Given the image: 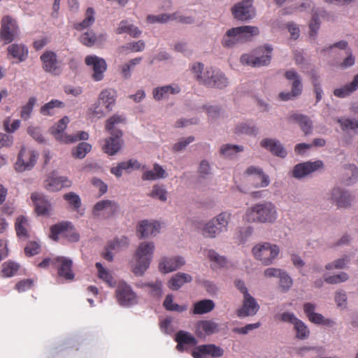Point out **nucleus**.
<instances>
[{"label":"nucleus","mask_w":358,"mask_h":358,"mask_svg":"<svg viewBox=\"0 0 358 358\" xmlns=\"http://www.w3.org/2000/svg\"><path fill=\"white\" fill-rule=\"evenodd\" d=\"M294 329L296 332V337L299 339H305L309 336V330L307 326L300 320H298L294 324Z\"/></svg>","instance_id":"nucleus-57"},{"label":"nucleus","mask_w":358,"mask_h":358,"mask_svg":"<svg viewBox=\"0 0 358 358\" xmlns=\"http://www.w3.org/2000/svg\"><path fill=\"white\" fill-rule=\"evenodd\" d=\"M37 99L35 96L29 98L27 103L22 107L20 117L24 120H27L31 117L34 107L36 103Z\"/></svg>","instance_id":"nucleus-48"},{"label":"nucleus","mask_w":358,"mask_h":358,"mask_svg":"<svg viewBox=\"0 0 358 358\" xmlns=\"http://www.w3.org/2000/svg\"><path fill=\"white\" fill-rule=\"evenodd\" d=\"M117 301L122 306H131L138 302V296L131 287L124 282L117 284L115 289Z\"/></svg>","instance_id":"nucleus-11"},{"label":"nucleus","mask_w":358,"mask_h":358,"mask_svg":"<svg viewBox=\"0 0 358 358\" xmlns=\"http://www.w3.org/2000/svg\"><path fill=\"white\" fill-rule=\"evenodd\" d=\"M358 90V73L356 74L352 80L334 90V95L340 99H344L350 96Z\"/></svg>","instance_id":"nucleus-27"},{"label":"nucleus","mask_w":358,"mask_h":358,"mask_svg":"<svg viewBox=\"0 0 358 358\" xmlns=\"http://www.w3.org/2000/svg\"><path fill=\"white\" fill-rule=\"evenodd\" d=\"M243 151V147L241 145L224 144L220 148V154L225 158L232 159L236 155Z\"/></svg>","instance_id":"nucleus-44"},{"label":"nucleus","mask_w":358,"mask_h":358,"mask_svg":"<svg viewBox=\"0 0 358 358\" xmlns=\"http://www.w3.org/2000/svg\"><path fill=\"white\" fill-rule=\"evenodd\" d=\"M231 13L235 19L238 21L247 22L255 16V9L253 0H243L236 3L231 8Z\"/></svg>","instance_id":"nucleus-8"},{"label":"nucleus","mask_w":358,"mask_h":358,"mask_svg":"<svg viewBox=\"0 0 358 358\" xmlns=\"http://www.w3.org/2000/svg\"><path fill=\"white\" fill-rule=\"evenodd\" d=\"M215 308V303L210 299L201 300L194 304L192 313L194 315H203L210 313Z\"/></svg>","instance_id":"nucleus-40"},{"label":"nucleus","mask_w":358,"mask_h":358,"mask_svg":"<svg viewBox=\"0 0 358 358\" xmlns=\"http://www.w3.org/2000/svg\"><path fill=\"white\" fill-rule=\"evenodd\" d=\"M19 265L13 262H4L2 265V274L4 277H12L19 270Z\"/></svg>","instance_id":"nucleus-55"},{"label":"nucleus","mask_w":358,"mask_h":358,"mask_svg":"<svg viewBox=\"0 0 358 358\" xmlns=\"http://www.w3.org/2000/svg\"><path fill=\"white\" fill-rule=\"evenodd\" d=\"M91 149L92 145L90 143L82 142L73 150L72 155L76 158L83 159Z\"/></svg>","instance_id":"nucleus-52"},{"label":"nucleus","mask_w":358,"mask_h":358,"mask_svg":"<svg viewBox=\"0 0 358 358\" xmlns=\"http://www.w3.org/2000/svg\"><path fill=\"white\" fill-rule=\"evenodd\" d=\"M185 264L183 257L180 256L173 257H163L159 263V269L161 272L167 273L176 271Z\"/></svg>","instance_id":"nucleus-24"},{"label":"nucleus","mask_w":358,"mask_h":358,"mask_svg":"<svg viewBox=\"0 0 358 358\" xmlns=\"http://www.w3.org/2000/svg\"><path fill=\"white\" fill-rule=\"evenodd\" d=\"M52 266L57 270L59 277L69 281L74 280L75 274L72 269L73 261L71 259L62 256L57 257L52 262Z\"/></svg>","instance_id":"nucleus-13"},{"label":"nucleus","mask_w":358,"mask_h":358,"mask_svg":"<svg viewBox=\"0 0 358 358\" xmlns=\"http://www.w3.org/2000/svg\"><path fill=\"white\" fill-rule=\"evenodd\" d=\"M69 122V118L67 116L62 117L57 124V125L52 128L51 132L57 140L64 143H75L76 140V137L70 138L67 134L64 133V131Z\"/></svg>","instance_id":"nucleus-21"},{"label":"nucleus","mask_w":358,"mask_h":358,"mask_svg":"<svg viewBox=\"0 0 358 358\" xmlns=\"http://www.w3.org/2000/svg\"><path fill=\"white\" fill-rule=\"evenodd\" d=\"M324 164L321 160L306 162L296 164L292 170V176L296 179H301L312 173L322 169Z\"/></svg>","instance_id":"nucleus-16"},{"label":"nucleus","mask_w":358,"mask_h":358,"mask_svg":"<svg viewBox=\"0 0 358 358\" xmlns=\"http://www.w3.org/2000/svg\"><path fill=\"white\" fill-rule=\"evenodd\" d=\"M50 237L54 241L66 238L69 241L76 242L79 239V234L73 225H52Z\"/></svg>","instance_id":"nucleus-12"},{"label":"nucleus","mask_w":358,"mask_h":358,"mask_svg":"<svg viewBox=\"0 0 358 358\" xmlns=\"http://www.w3.org/2000/svg\"><path fill=\"white\" fill-rule=\"evenodd\" d=\"M146 20L150 24L166 23L171 20V14L162 13L157 15H149L147 16Z\"/></svg>","instance_id":"nucleus-62"},{"label":"nucleus","mask_w":358,"mask_h":358,"mask_svg":"<svg viewBox=\"0 0 358 358\" xmlns=\"http://www.w3.org/2000/svg\"><path fill=\"white\" fill-rule=\"evenodd\" d=\"M31 199L33 201L35 210L39 215H48L52 210L51 203L42 194L34 192L31 195Z\"/></svg>","instance_id":"nucleus-22"},{"label":"nucleus","mask_w":358,"mask_h":358,"mask_svg":"<svg viewBox=\"0 0 358 358\" xmlns=\"http://www.w3.org/2000/svg\"><path fill=\"white\" fill-rule=\"evenodd\" d=\"M96 267L98 270V275L99 278L106 282L108 285L113 286L114 280L112 275L108 271L105 269L102 264L99 262L96 263Z\"/></svg>","instance_id":"nucleus-54"},{"label":"nucleus","mask_w":358,"mask_h":358,"mask_svg":"<svg viewBox=\"0 0 358 358\" xmlns=\"http://www.w3.org/2000/svg\"><path fill=\"white\" fill-rule=\"evenodd\" d=\"M79 40L82 44L87 47H92L97 41L96 35L92 30L87 31L81 34Z\"/></svg>","instance_id":"nucleus-53"},{"label":"nucleus","mask_w":358,"mask_h":358,"mask_svg":"<svg viewBox=\"0 0 358 358\" xmlns=\"http://www.w3.org/2000/svg\"><path fill=\"white\" fill-rule=\"evenodd\" d=\"M203 67V64L199 62L193 64L192 67L196 80L201 84L217 90H224L229 85V79L222 71L213 67L204 69Z\"/></svg>","instance_id":"nucleus-1"},{"label":"nucleus","mask_w":358,"mask_h":358,"mask_svg":"<svg viewBox=\"0 0 358 358\" xmlns=\"http://www.w3.org/2000/svg\"><path fill=\"white\" fill-rule=\"evenodd\" d=\"M272 48L270 45L261 47L256 55H243L241 57L243 64L260 67L268 65L271 59Z\"/></svg>","instance_id":"nucleus-4"},{"label":"nucleus","mask_w":358,"mask_h":358,"mask_svg":"<svg viewBox=\"0 0 358 358\" xmlns=\"http://www.w3.org/2000/svg\"><path fill=\"white\" fill-rule=\"evenodd\" d=\"M117 34L127 33L134 38H137L141 34V31L127 20H122L116 29Z\"/></svg>","instance_id":"nucleus-39"},{"label":"nucleus","mask_w":358,"mask_h":358,"mask_svg":"<svg viewBox=\"0 0 358 358\" xmlns=\"http://www.w3.org/2000/svg\"><path fill=\"white\" fill-rule=\"evenodd\" d=\"M120 210V206L117 202L112 200H101L94 206L93 213L95 215L103 217H110Z\"/></svg>","instance_id":"nucleus-17"},{"label":"nucleus","mask_w":358,"mask_h":358,"mask_svg":"<svg viewBox=\"0 0 358 358\" xmlns=\"http://www.w3.org/2000/svg\"><path fill=\"white\" fill-rule=\"evenodd\" d=\"M202 108L206 110L208 117L211 120H216L220 116L221 108L219 106L204 105Z\"/></svg>","instance_id":"nucleus-64"},{"label":"nucleus","mask_w":358,"mask_h":358,"mask_svg":"<svg viewBox=\"0 0 358 358\" xmlns=\"http://www.w3.org/2000/svg\"><path fill=\"white\" fill-rule=\"evenodd\" d=\"M327 199L334 203L338 208H346L352 205L354 196L348 190L336 186L329 192Z\"/></svg>","instance_id":"nucleus-10"},{"label":"nucleus","mask_w":358,"mask_h":358,"mask_svg":"<svg viewBox=\"0 0 358 358\" xmlns=\"http://www.w3.org/2000/svg\"><path fill=\"white\" fill-rule=\"evenodd\" d=\"M208 257L210 262H213L214 265L217 267H224L227 264V259L225 257L220 256L214 250H209L208 252Z\"/></svg>","instance_id":"nucleus-61"},{"label":"nucleus","mask_w":358,"mask_h":358,"mask_svg":"<svg viewBox=\"0 0 358 358\" xmlns=\"http://www.w3.org/2000/svg\"><path fill=\"white\" fill-rule=\"evenodd\" d=\"M287 80L292 81L291 92H282L279 94V98L282 101H289L301 94L303 84L301 76L294 70L290 69L285 73Z\"/></svg>","instance_id":"nucleus-5"},{"label":"nucleus","mask_w":358,"mask_h":358,"mask_svg":"<svg viewBox=\"0 0 358 358\" xmlns=\"http://www.w3.org/2000/svg\"><path fill=\"white\" fill-rule=\"evenodd\" d=\"M219 331V325L213 320H200L195 327V334L199 338H204Z\"/></svg>","instance_id":"nucleus-26"},{"label":"nucleus","mask_w":358,"mask_h":358,"mask_svg":"<svg viewBox=\"0 0 358 358\" xmlns=\"http://www.w3.org/2000/svg\"><path fill=\"white\" fill-rule=\"evenodd\" d=\"M260 145L263 148L279 157L285 158L287 156L286 150L281 143L275 138H264L261 141Z\"/></svg>","instance_id":"nucleus-25"},{"label":"nucleus","mask_w":358,"mask_h":358,"mask_svg":"<svg viewBox=\"0 0 358 358\" xmlns=\"http://www.w3.org/2000/svg\"><path fill=\"white\" fill-rule=\"evenodd\" d=\"M17 236L22 241H26L33 236V232L28 225H15Z\"/></svg>","instance_id":"nucleus-58"},{"label":"nucleus","mask_w":358,"mask_h":358,"mask_svg":"<svg viewBox=\"0 0 358 358\" xmlns=\"http://www.w3.org/2000/svg\"><path fill=\"white\" fill-rule=\"evenodd\" d=\"M72 182L65 176H57L55 174L48 176L44 180L43 186L49 192H58L62 188L70 187Z\"/></svg>","instance_id":"nucleus-18"},{"label":"nucleus","mask_w":358,"mask_h":358,"mask_svg":"<svg viewBox=\"0 0 358 358\" xmlns=\"http://www.w3.org/2000/svg\"><path fill=\"white\" fill-rule=\"evenodd\" d=\"M64 106L65 104L63 101L58 99H52L41 107L40 113L44 116H52L56 113L57 109L62 108Z\"/></svg>","instance_id":"nucleus-38"},{"label":"nucleus","mask_w":358,"mask_h":358,"mask_svg":"<svg viewBox=\"0 0 358 358\" xmlns=\"http://www.w3.org/2000/svg\"><path fill=\"white\" fill-rule=\"evenodd\" d=\"M43 69L48 73L59 75L61 72V62L57 54L51 50L44 52L40 57Z\"/></svg>","instance_id":"nucleus-15"},{"label":"nucleus","mask_w":358,"mask_h":358,"mask_svg":"<svg viewBox=\"0 0 358 358\" xmlns=\"http://www.w3.org/2000/svg\"><path fill=\"white\" fill-rule=\"evenodd\" d=\"M245 173L248 176H253V178L255 176L261 178L262 181L255 184L256 188L266 187L271 182L269 176L264 173L263 169L260 167L250 166L245 170Z\"/></svg>","instance_id":"nucleus-30"},{"label":"nucleus","mask_w":358,"mask_h":358,"mask_svg":"<svg viewBox=\"0 0 358 358\" xmlns=\"http://www.w3.org/2000/svg\"><path fill=\"white\" fill-rule=\"evenodd\" d=\"M308 320L310 322L316 324H322L329 327H332L334 324L333 320L326 319L322 315L317 313H315Z\"/></svg>","instance_id":"nucleus-63"},{"label":"nucleus","mask_w":358,"mask_h":358,"mask_svg":"<svg viewBox=\"0 0 358 358\" xmlns=\"http://www.w3.org/2000/svg\"><path fill=\"white\" fill-rule=\"evenodd\" d=\"M166 194L167 192L164 187L155 185L153 186L152 190L149 195L154 199H158L162 201H166L167 199Z\"/></svg>","instance_id":"nucleus-60"},{"label":"nucleus","mask_w":358,"mask_h":358,"mask_svg":"<svg viewBox=\"0 0 358 358\" xmlns=\"http://www.w3.org/2000/svg\"><path fill=\"white\" fill-rule=\"evenodd\" d=\"M85 63L93 69L92 78L96 81H100L103 78V73L106 71L107 65L103 58L96 55H88L85 57Z\"/></svg>","instance_id":"nucleus-19"},{"label":"nucleus","mask_w":358,"mask_h":358,"mask_svg":"<svg viewBox=\"0 0 358 358\" xmlns=\"http://www.w3.org/2000/svg\"><path fill=\"white\" fill-rule=\"evenodd\" d=\"M116 96L117 93L115 90L113 89H105L99 94V101H101L102 103L105 105L108 111H110L115 103Z\"/></svg>","instance_id":"nucleus-34"},{"label":"nucleus","mask_w":358,"mask_h":358,"mask_svg":"<svg viewBox=\"0 0 358 358\" xmlns=\"http://www.w3.org/2000/svg\"><path fill=\"white\" fill-rule=\"evenodd\" d=\"M64 199L74 210H78L81 206V199L78 194L71 192L64 195Z\"/></svg>","instance_id":"nucleus-50"},{"label":"nucleus","mask_w":358,"mask_h":358,"mask_svg":"<svg viewBox=\"0 0 358 358\" xmlns=\"http://www.w3.org/2000/svg\"><path fill=\"white\" fill-rule=\"evenodd\" d=\"M358 180V167L354 164H345L342 167L341 183L345 186H350Z\"/></svg>","instance_id":"nucleus-23"},{"label":"nucleus","mask_w":358,"mask_h":358,"mask_svg":"<svg viewBox=\"0 0 358 358\" xmlns=\"http://www.w3.org/2000/svg\"><path fill=\"white\" fill-rule=\"evenodd\" d=\"M95 22V12L94 10L90 7L85 12V16L83 20L80 22H76L73 24V27L78 31H82L91 27Z\"/></svg>","instance_id":"nucleus-36"},{"label":"nucleus","mask_w":358,"mask_h":358,"mask_svg":"<svg viewBox=\"0 0 358 358\" xmlns=\"http://www.w3.org/2000/svg\"><path fill=\"white\" fill-rule=\"evenodd\" d=\"M258 310L259 305L255 299L250 294H247L244 296L243 308L238 311V315L239 317L254 315Z\"/></svg>","instance_id":"nucleus-28"},{"label":"nucleus","mask_w":358,"mask_h":358,"mask_svg":"<svg viewBox=\"0 0 358 358\" xmlns=\"http://www.w3.org/2000/svg\"><path fill=\"white\" fill-rule=\"evenodd\" d=\"M277 218L275 206L268 201L259 203L248 208L244 220L247 222L272 223Z\"/></svg>","instance_id":"nucleus-2"},{"label":"nucleus","mask_w":358,"mask_h":358,"mask_svg":"<svg viewBox=\"0 0 358 358\" xmlns=\"http://www.w3.org/2000/svg\"><path fill=\"white\" fill-rule=\"evenodd\" d=\"M223 350L214 344L201 345L196 347L192 352L194 358H206L210 356L213 358L220 357L223 355Z\"/></svg>","instance_id":"nucleus-20"},{"label":"nucleus","mask_w":358,"mask_h":358,"mask_svg":"<svg viewBox=\"0 0 358 358\" xmlns=\"http://www.w3.org/2000/svg\"><path fill=\"white\" fill-rule=\"evenodd\" d=\"M235 131L237 134H245L251 136H256L258 134V129L253 124L242 122L236 126Z\"/></svg>","instance_id":"nucleus-47"},{"label":"nucleus","mask_w":358,"mask_h":358,"mask_svg":"<svg viewBox=\"0 0 358 358\" xmlns=\"http://www.w3.org/2000/svg\"><path fill=\"white\" fill-rule=\"evenodd\" d=\"M238 222L236 214L230 211H224L215 217L210 224H229Z\"/></svg>","instance_id":"nucleus-45"},{"label":"nucleus","mask_w":358,"mask_h":358,"mask_svg":"<svg viewBox=\"0 0 358 358\" xmlns=\"http://www.w3.org/2000/svg\"><path fill=\"white\" fill-rule=\"evenodd\" d=\"M145 42L140 40L136 42L129 43L126 45H122L119 48L118 50L120 52H123L124 50H129L131 52H137L143 51L145 49Z\"/></svg>","instance_id":"nucleus-56"},{"label":"nucleus","mask_w":358,"mask_h":358,"mask_svg":"<svg viewBox=\"0 0 358 358\" xmlns=\"http://www.w3.org/2000/svg\"><path fill=\"white\" fill-rule=\"evenodd\" d=\"M192 280V277L185 273H177L171 277L168 282V286L171 289L178 290L185 283L190 282Z\"/></svg>","instance_id":"nucleus-35"},{"label":"nucleus","mask_w":358,"mask_h":358,"mask_svg":"<svg viewBox=\"0 0 358 358\" xmlns=\"http://www.w3.org/2000/svg\"><path fill=\"white\" fill-rule=\"evenodd\" d=\"M161 225H138L137 235L139 238H148L155 236L160 229Z\"/></svg>","instance_id":"nucleus-41"},{"label":"nucleus","mask_w":358,"mask_h":358,"mask_svg":"<svg viewBox=\"0 0 358 358\" xmlns=\"http://www.w3.org/2000/svg\"><path fill=\"white\" fill-rule=\"evenodd\" d=\"M155 245L153 243H142L136 249L135 257L136 264L133 272L138 275H142L148 268L152 258Z\"/></svg>","instance_id":"nucleus-3"},{"label":"nucleus","mask_w":358,"mask_h":358,"mask_svg":"<svg viewBox=\"0 0 358 358\" xmlns=\"http://www.w3.org/2000/svg\"><path fill=\"white\" fill-rule=\"evenodd\" d=\"M109 133L110 136L105 139L102 149L105 153L109 155H115L121 150L124 143L122 131L115 130Z\"/></svg>","instance_id":"nucleus-14"},{"label":"nucleus","mask_w":358,"mask_h":358,"mask_svg":"<svg viewBox=\"0 0 358 358\" xmlns=\"http://www.w3.org/2000/svg\"><path fill=\"white\" fill-rule=\"evenodd\" d=\"M29 50L23 43H13L8 47V54L17 60V62L25 61L28 57Z\"/></svg>","instance_id":"nucleus-29"},{"label":"nucleus","mask_w":358,"mask_h":358,"mask_svg":"<svg viewBox=\"0 0 358 358\" xmlns=\"http://www.w3.org/2000/svg\"><path fill=\"white\" fill-rule=\"evenodd\" d=\"M279 248L276 245H271L264 243L262 245H257L252 249V253L255 258L262 262L264 265L272 264L273 261L278 255Z\"/></svg>","instance_id":"nucleus-6"},{"label":"nucleus","mask_w":358,"mask_h":358,"mask_svg":"<svg viewBox=\"0 0 358 358\" xmlns=\"http://www.w3.org/2000/svg\"><path fill=\"white\" fill-rule=\"evenodd\" d=\"M142 61V57H136L134 59H130L128 62L122 64L120 66L121 73L123 78L128 79L131 76V71L134 69V67L139 64Z\"/></svg>","instance_id":"nucleus-46"},{"label":"nucleus","mask_w":358,"mask_h":358,"mask_svg":"<svg viewBox=\"0 0 358 358\" xmlns=\"http://www.w3.org/2000/svg\"><path fill=\"white\" fill-rule=\"evenodd\" d=\"M20 30L17 22L10 15L4 16L1 20L0 36L5 43L13 42L19 35Z\"/></svg>","instance_id":"nucleus-9"},{"label":"nucleus","mask_w":358,"mask_h":358,"mask_svg":"<svg viewBox=\"0 0 358 358\" xmlns=\"http://www.w3.org/2000/svg\"><path fill=\"white\" fill-rule=\"evenodd\" d=\"M175 340H178L184 345H195L197 343L196 339L191 334L182 330L176 334Z\"/></svg>","instance_id":"nucleus-51"},{"label":"nucleus","mask_w":358,"mask_h":358,"mask_svg":"<svg viewBox=\"0 0 358 358\" xmlns=\"http://www.w3.org/2000/svg\"><path fill=\"white\" fill-rule=\"evenodd\" d=\"M38 154L35 150L30 148L22 146L15 164V170L18 172L31 170L35 166Z\"/></svg>","instance_id":"nucleus-7"},{"label":"nucleus","mask_w":358,"mask_h":358,"mask_svg":"<svg viewBox=\"0 0 358 358\" xmlns=\"http://www.w3.org/2000/svg\"><path fill=\"white\" fill-rule=\"evenodd\" d=\"M162 282L156 280L155 282L147 283L144 287L148 288L149 294L154 297H159L162 294Z\"/></svg>","instance_id":"nucleus-59"},{"label":"nucleus","mask_w":358,"mask_h":358,"mask_svg":"<svg viewBox=\"0 0 358 358\" xmlns=\"http://www.w3.org/2000/svg\"><path fill=\"white\" fill-rule=\"evenodd\" d=\"M336 121L340 124L341 129L343 131H352L355 134H358V120L355 118L338 117Z\"/></svg>","instance_id":"nucleus-43"},{"label":"nucleus","mask_w":358,"mask_h":358,"mask_svg":"<svg viewBox=\"0 0 358 358\" xmlns=\"http://www.w3.org/2000/svg\"><path fill=\"white\" fill-rule=\"evenodd\" d=\"M180 92V87L177 84H171L159 87L153 90V96L156 100H161L169 94H177Z\"/></svg>","instance_id":"nucleus-32"},{"label":"nucleus","mask_w":358,"mask_h":358,"mask_svg":"<svg viewBox=\"0 0 358 358\" xmlns=\"http://www.w3.org/2000/svg\"><path fill=\"white\" fill-rule=\"evenodd\" d=\"M126 122V118L122 115L115 114L110 117L106 122V129L110 132L112 131L117 130L116 125L119 124H124Z\"/></svg>","instance_id":"nucleus-49"},{"label":"nucleus","mask_w":358,"mask_h":358,"mask_svg":"<svg viewBox=\"0 0 358 358\" xmlns=\"http://www.w3.org/2000/svg\"><path fill=\"white\" fill-rule=\"evenodd\" d=\"M241 43L251 40V38L259 34V29L254 26H241L235 27Z\"/></svg>","instance_id":"nucleus-33"},{"label":"nucleus","mask_w":358,"mask_h":358,"mask_svg":"<svg viewBox=\"0 0 358 358\" xmlns=\"http://www.w3.org/2000/svg\"><path fill=\"white\" fill-rule=\"evenodd\" d=\"M238 43H241L236 28L234 27L227 30L222 37V45L224 48H230Z\"/></svg>","instance_id":"nucleus-42"},{"label":"nucleus","mask_w":358,"mask_h":358,"mask_svg":"<svg viewBox=\"0 0 358 358\" xmlns=\"http://www.w3.org/2000/svg\"><path fill=\"white\" fill-rule=\"evenodd\" d=\"M167 177V173L164 168L159 164L155 163L153 165V169L146 171L142 176L143 180H156Z\"/></svg>","instance_id":"nucleus-37"},{"label":"nucleus","mask_w":358,"mask_h":358,"mask_svg":"<svg viewBox=\"0 0 358 358\" xmlns=\"http://www.w3.org/2000/svg\"><path fill=\"white\" fill-rule=\"evenodd\" d=\"M289 119L298 123L306 135L312 133L313 128V122L308 116L294 113L290 115Z\"/></svg>","instance_id":"nucleus-31"}]
</instances>
